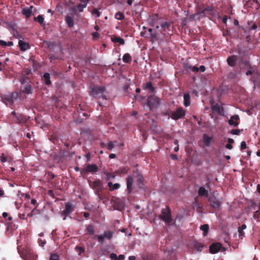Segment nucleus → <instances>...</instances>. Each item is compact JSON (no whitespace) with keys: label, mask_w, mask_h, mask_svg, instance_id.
<instances>
[{"label":"nucleus","mask_w":260,"mask_h":260,"mask_svg":"<svg viewBox=\"0 0 260 260\" xmlns=\"http://www.w3.org/2000/svg\"><path fill=\"white\" fill-rule=\"evenodd\" d=\"M134 178H137V182L139 187L140 188H143L144 177L138 172H135L133 175L128 176L126 178L127 191L128 194L132 192Z\"/></svg>","instance_id":"obj_1"},{"label":"nucleus","mask_w":260,"mask_h":260,"mask_svg":"<svg viewBox=\"0 0 260 260\" xmlns=\"http://www.w3.org/2000/svg\"><path fill=\"white\" fill-rule=\"evenodd\" d=\"M90 94L94 98H100L102 97L104 100H107L106 96L103 95L106 89L104 86H90Z\"/></svg>","instance_id":"obj_2"},{"label":"nucleus","mask_w":260,"mask_h":260,"mask_svg":"<svg viewBox=\"0 0 260 260\" xmlns=\"http://www.w3.org/2000/svg\"><path fill=\"white\" fill-rule=\"evenodd\" d=\"M11 120L12 122L20 125L24 124L27 121L25 115L20 113H17L15 111L11 113Z\"/></svg>","instance_id":"obj_3"},{"label":"nucleus","mask_w":260,"mask_h":260,"mask_svg":"<svg viewBox=\"0 0 260 260\" xmlns=\"http://www.w3.org/2000/svg\"><path fill=\"white\" fill-rule=\"evenodd\" d=\"M20 93L15 91L4 95L2 100L6 105L11 106L14 104V101L20 99Z\"/></svg>","instance_id":"obj_4"},{"label":"nucleus","mask_w":260,"mask_h":260,"mask_svg":"<svg viewBox=\"0 0 260 260\" xmlns=\"http://www.w3.org/2000/svg\"><path fill=\"white\" fill-rule=\"evenodd\" d=\"M158 217L168 224L172 222L173 219L171 217V211L169 207L167 206L166 208L162 209L161 214L159 215Z\"/></svg>","instance_id":"obj_5"},{"label":"nucleus","mask_w":260,"mask_h":260,"mask_svg":"<svg viewBox=\"0 0 260 260\" xmlns=\"http://www.w3.org/2000/svg\"><path fill=\"white\" fill-rule=\"evenodd\" d=\"M147 105L150 110L155 109L160 105L159 98L155 95L150 96L148 98Z\"/></svg>","instance_id":"obj_6"},{"label":"nucleus","mask_w":260,"mask_h":260,"mask_svg":"<svg viewBox=\"0 0 260 260\" xmlns=\"http://www.w3.org/2000/svg\"><path fill=\"white\" fill-rule=\"evenodd\" d=\"M90 186L95 190V193L99 195V198L101 199V195L99 193L103 190L102 182L99 179H96L93 182L89 183Z\"/></svg>","instance_id":"obj_7"},{"label":"nucleus","mask_w":260,"mask_h":260,"mask_svg":"<svg viewBox=\"0 0 260 260\" xmlns=\"http://www.w3.org/2000/svg\"><path fill=\"white\" fill-rule=\"evenodd\" d=\"M171 25V23L168 21H164L160 23V31L164 37H166L167 36L171 35L168 32V31H170Z\"/></svg>","instance_id":"obj_8"},{"label":"nucleus","mask_w":260,"mask_h":260,"mask_svg":"<svg viewBox=\"0 0 260 260\" xmlns=\"http://www.w3.org/2000/svg\"><path fill=\"white\" fill-rule=\"evenodd\" d=\"M98 167L95 164H88L86 167L81 170V174L82 175H86L87 173H94L98 172Z\"/></svg>","instance_id":"obj_9"},{"label":"nucleus","mask_w":260,"mask_h":260,"mask_svg":"<svg viewBox=\"0 0 260 260\" xmlns=\"http://www.w3.org/2000/svg\"><path fill=\"white\" fill-rule=\"evenodd\" d=\"M185 114V111L182 108H177L175 111L172 112L171 118L174 120H178L182 118Z\"/></svg>","instance_id":"obj_10"},{"label":"nucleus","mask_w":260,"mask_h":260,"mask_svg":"<svg viewBox=\"0 0 260 260\" xmlns=\"http://www.w3.org/2000/svg\"><path fill=\"white\" fill-rule=\"evenodd\" d=\"M95 237L98 238V241L101 244H103L105 239L110 240L113 237V233L110 231H106L104 234L101 235H95Z\"/></svg>","instance_id":"obj_11"},{"label":"nucleus","mask_w":260,"mask_h":260,"mask_svg":"<svg viewBox=\"0 0 260 260\" xmlns=\"http://www.w3.org/2000/svg\"><path fill=\"white\" fill-rule=\"evenodd\" d=\"M208 201L210 202V206L213 208L217 209L221 205L220 202L214 196H210Z\"/></svg>","instance_id":"obj_12"},{"label":"nucleus","mask_w":260,"mask_h":260,"mask_svg":"<svg viewBox=\"0 0 260 260\" xmlns=\"http://www.w3.org/2000/svg\"><path fill=\"white\" fill-rule=\"evenodd\" d=\"M245 5L249 7L257 10L260 8V0H248Z\"/></svg>","instance_id":"obj_13"},{"label":"nucleus","mask_w":260,"mask_h":260,"mask_svg":"<svg viewBox=\"0 0 260 260\" xmlns=\"http://www.w3.org/2000/svg\"><path fill=\"white\" fill-rule=\"evenodd\" d=\"M222 247V245L219 243L212 244L209 247V251L211 253L215 254L219 251Z\"/></svg>","instance_id":"obj_14"},{"label":"nucleus","mask_w":260,"mask_h":260,"mask_svg":"<svg viewBox=\"0 0 260 260\" xmlns=\"http://www.w3.org/2000/svg\"><path fill=\"white\" fill-rule=\"evenodd\" d=\"M23 254L22 256L24 260H36L37 259V256L29 250H26Z\"/></svg>","instance_id":"obj_15"},{"label":"nucleus","mask_w":260,"mask_h":260,"mask_svg":"<svg viewBox=\"0 0 260 260\" xmlns=\"http://www.w3.org/2000/svg\"><path fill=\"white\" fill-rule=\"evenodd\" d=\"M238 59V56L237 55L230 56L227 58L228 64L231 67H235L236 64V62Z\"/></svg>","instance_id":"obj_16"},{"label":"nucleus","mask_w":260,"mask_h":260,"mask_svg":"<svg viewBox=\"0 0 260 260\" xmlns=\"http://www.w3.org/2000/svg\"><path fill=\"white\" fill-rule=\"evenodd\" d=\"M72 204L68 203L65 204V209L61 212V215L67 216L72 211Z\"/></svg>","instance_id":"obj_17"},{"label":"nucleus","mask_w":260,"mask_h":260,"mask_svg":"<svg viewBox=\"0 0 260 260\" xmlns=\"http://www.w3.org/2000/svg\"><path fill=\"white\" fill-rule=\"evenodd\" d=\"M90 0H80V3L78 4L77 8L80 12H82L83 9L87 7V4Z\"/></svg>","instance_id":"obj_18"},{"label":"nucleus","mask_w":260,"mask_h":260,"mask_svg":"<svg viewBox=\"0 0 260 260\" xmlns=\"http://www.w3.org/2000/svg\"><path fill=\"white\" fill-rule=\"evenodd\" d=\"M18 45L20 50L22 51H25L30 48V45L28 43L20 40L18 42Z\"/></svg>","instance_id":"obj_19"},{"label":"nucleus","mask_w":260,"mask_h":260,"mask_svg":"<svg viewBox=\"0 0 260 260\" xmlns=\"http://www.w3.org/2000/svg\"><path fill=\"white\" fill-rule=\"evenodd\" d=\"M239 117L238 115L232 116L230 119L229 120L228 123L230 125H233L235 127L237 126L239 124L238 120Z\"/></svg>","instance_id":"obj_20"},{"label":"nucleus","mask_w":260,"mask_h":260,"mask_svg":"<svg viewBox=\"0 0 260 260\" xmlns=\"http://www.w3.org/2000/svg\"><path fill=\"white\" fill-rule=\"evenodd\" d=\"M20 93H24L27 94H31L32 93V89L31 85L29 84L24 85Z\"/></svg>","instance_id":"obj_21"},{"label":"nucleus","mask_w":260,"mask_h":260,"mask_svg":"<svg viewBox=\"0 0 260 260\" xmlns=\"http://www.w3.org/2000/svg\"><path fill=\"white\" fill-rule=\"evenodd\" d=\"M212 109L214 112H217L219 114H221L223 112V108L218 104L212 105Z\"/></svg>","instance_id":"obj_22"},{"label":"nucleus","mask_w":260,"mask_h":260,"mask_svg":"<svg viewBox=\"0 0 260 260\" xmlns=\"http://www.w3.org/2000/svg\"><path fill=\"white\" fill-rule=\"evenodd\" d=\"M65 21L70 28L73 27L74 23V19L73 17L67 15L65 17Z\"/></svg>","instance_id":"obj_23"},{"label":"nucleus","mask_w":260,"mask_h":260,"mask_svg":"<svg viewBox=\"0 0 260 260\" xmlns=\"http://www.w3.org/2000/svg\"><path fill=\"white\" fill-rule=\"evenodd\" d=\"M143 88L145 89L149 90L151 92H153L155 90V88L152 86L151 82H148L144 84Z\"/></svg>","instance_id":"obj_24"},{"label":"nucleus","mask_w":260,"mask_h":260,"mask_svg":"<svg viewBox=\"0 0 260 260\" xmlns=\"http://www.w3.org/2000/svg\"><path fill=\"white\" fill-rule=\"evenodd\" d=\"M184 105L185 107H188L190 104V95L188 93L184 94Z\"/></svg>","instance_id":"obj_25"},{"label":"nucleus","mask_w":260,"mask_h":260,"mask_svg":"<svg viewBox=\"0 0 260 260\" xmlns=\"http://www.w3.org/2000/svg\"><path fill=\"white\" fill-rule=\"evenodd\" d=\"M129 169L127 167H124L119 168L116 170L115 173L118 175H121V174H124L127 173Z\"/></svg>","instance_id":"obj_26"},{"label":"nucleus","mask_w":260,"mask_h":260,"mask_svg":"<svg viewBox=\"0 0 260 260\" xmlns=\"http://www.w3.org/2000/svg\"><path fill=\"white\" fill-rule=\"evenodd\" d=\"M33 8L32 6H30L29 8H25L22 10V14L27 18H28L30 16L32 13V9Z\"/></svg>","instance_id":"obj_27"},{"label":"nucleus","mask_w":260,"mask_h":260,"mask_svg":"<svg viewBox=\"0 0 260 260\" xmlns=\"http://www.w3.org/2000/svg\"><path fill=\"white\" fill-rule=\"evenodd\" d=\"M198 193L200 196L207 197L208 196V191L203 186L199 188Z\"/></svg>","instance_id":"obj_28"},{"label":"nucleus","mask_w":260,"mask_h":260,"mask_svg":"<svg viewBox=\"0 0 260 260\" xmlns=\"http://www.w3.org/2000/svg\"><path fill=\"white\" fill-rule=\"evenodd\" d=\"M193 247L198 251H201L203 247V245L197 241H194L193 242Z\"/></svg>","instance_id":"obj_29"},{"label":"nucleus","mask_w":260,"mask_h":260,"mask_svg":"<svg viewBox=\"0 0 260 260\" xmlns=\"http://www.w3.org/2000/svg\"><path fill=\"white\" fill-rule=\"evenodd\" d=\"M212 140V138L209 137L207 134L203 135V142L205 146H209Z\"/></svg>","instance_id":"obj_30"},{"label":"nucleus","mask_w":260,"mask_h":260,"mask_svg":"<svg viewBox=\"0 0 260 260\" xmlns=\"http://www.w3.org/2000/svg\"><path fill=\"white\" fill-rule=\"evenodd\" d=\"M108 186L109 187L110 191H113L115 189H118L120 188V184L118 183L113 184L111 182H109L108 183Z\"/></svg>","instance_id":"obj_31"},{"label":"nucleus","mask_w":260,"mask_h":260,"mask_svg":"<svg viewBox=\"0 0 260 260\" xmlns=\"http://www.w3.org/2000/svg\"><path fill=\"white\" fill-rule=\"evenodd\" d=\"M111 40L114 43H119L121 45L124 44V40L122 38L118 37H114L111 38Z\"/></svg>","instance_id":"obj_32"},{"label":"nucleus","mask_w":260,"mask_h":260,"mask_svg":"<svg viewBox=\"0 0 260 260\" xmlns=\"http://www.w3.org/2000/svg\"><path fill=\"white\" fill-rule=\"evenodd\" d=\"M35 21L38 22L42 26H44L45 24L44 23V17L43 15H39L36 17L34 18Z\"/></svg>","instance_id":"obj_33"},{"label":"nucleus","mask_w":260,"mask_h":260,"mask_svg":"<svg viewBox=\"0 0 260 260\" xmlns=\"http://www.w3.org/2000/svg\"><path fill=\"white\" fill-rule=\"evenodd\" d=\"M200 229L203 231L204 236H206L207 235V234L208 233L209 230V225L207 224H204L201 226Z\"/></svg>","instance_id":"obj_34"},{"label":"nucleus","mask_w":260,"mask_h":260,"mask_svg":"<svg viewBox=\"0 0 260 260\" xmlns=\"http://www.w3.org/2000/svg\"><path fill=\"white\" fill-rule=\"evenodd\" d=\"M43 78L46 85H48L51 84L50 74L48 73H45L43 75Z\"/></svg>","instance_id":"obj_35"},{"label":"nucleus","mask_w":260,"mask_h":260,"mask_svg":"<svg viewBox=\"0 0 260 260\" xmlns=\"http://www.w3.org/2000/svg\"><path fill=\"white\" fill-rule=\"evenodd\" d=\"M122 60L125 63H129L132 61V57L129 53H126L123 56Z\"/></svg>","instance_id":"obj_36"},{"label":"nucleus","mask_w":260,"mask_h":260,"mask_svg":"<svg viewBox=\"0 0 260 260\" xmlns=\"http://www.w3.org/2000/svg\"><path fill=\"white\" fill-rule=\"evenodd\" d=\"M86 232L89 235H93L94 233V226L92 224H89L86 227Z\"/></svg>","instance_id":"obj_37"},{"label":"nucleus","mask_w":260,"mask_h":260,"mask_svg":"<svg viewBox=\"0 0 260 260\" xmlns=\"http://www.w3.org/2000/svg\"><path fill=\"white\" fill-rule=\"evenodd\" d=\"M13 45V43L11 41L5 42L3 40H0V45L3 47L12 46Z\"/></svg>","instance_id":"obj_38"},{"label":"nucleus","mask_w":260,"mask_h":260,"mask_svg":"<svg viewBox=\"0 0 260 260\" xmlns=\"http://www.w3.org/2000/svg\"><path fill=\"white\" fill-rule=\"evenodd\" d=\"M115 18L117 20H122L124 19V15L122 12H118L115 14Z\"/></svg>","instance_id":"obj_39"},{"label":"nucleus","mask_w":260,"mask_h":260,"mask_svg":"<svg viewBox=\"0 0 260 260\" xmlns=\"http://www.w3.org/2000/svg\"><path fill=\"white\" fill-rule=\"evenodd\" d=\"M237 53L239 55L243 57L245 55L246 50L244 48L238 47V48L237 49Z\"/></svg>","instance_id":"obj_40"},{"label":"nucleus","mask_w":260,"mask_h":260,"mask_svg":"<svg viewBox=\"0 0 260 260\" xmlns=\"http://www.w3.org/2000/svg\"><path fill=\"white\" fill-rule=\"evenodd\" d=\"M40 213V211L38 209H37V208H35L29 213L27 214V216L28 217H32L35 215H37L38 214Z\"/></svg>","instance_id":"obj_41"},{"label":"nucleus","mask_w":260,"mask_h":260,"mask_svg":"<svg viewBox=\"0 0 260 260\" xmlns=\"http://www.w3.org/2000/svg\"><path fill=\"white\" fill-rule=\"evenodd\" d=\"M186 68V69L191 70L193 72H198L199 71V68L196 66L192 67L190 65H187Z\"/></svg>","instance_id":"obj_42"},{"label":"nucleus","mask_w":260,"mask_h":260,"mask_svg":"<svg viewBox=\"0 0 260 260\" xmlns=\"http://www.w3.org/2000/svg\"><path fill=\"white\" fill-rule=\"evenodd\" d=\"M47 178L48 179V181L49 182H51V180L54 179L55 177V175L54 174H53L52 173H51V172H48L47 174Z\"/></svg>","instance_id":"obj_43"},{"label":"nucleus","mask_w":260,"mask_h":260,"mask_svg":"<svg viewBox=\"0 0 260 260\" xmlns=\"http://www.w3.org/2000/svg\"><path fill=\"white\" fill-rule=\"evenodd\" d=\"M49 260H59V256L55 253L51 254Z\"/></svg>","instance_id":"obj_44"},{"label":"nucleus","mask_w":260,"mask_h":260,"mask_svg":"<svg viewBox=\"0 0 260 260\" xmlns=\"http://www.w3.org/2000/svg\"><path fill=\"white\" fill-rule=\"evenodd\" d=\"M29 80L28 77L26 76L22 77L21 79V83L22 84H24L25 83H26Z\"/></svg>","instance_id":"obj_45"},{"label":"nucleus","mask_w":260,"mask_h":260,"mask_svg":"<svg viewBox=\"0 0 260 260\" xmlns=\"http://www.w3.org/2000/svg\"><path fill=\"white\" fill-rule=\"evenodd\" d=\"M104 174L107 177L108 179H109L110 178H114L115 177L114 175L111 174V173H110L107 171L104 172Z\"/></svg>","instance_id":"obj_46"},{"label":"nucleus","mask_w":260,"mask_h":260,"mask_svg":"<svg viewBox=\"0 0 260 260\" xmlns=\"http://www.w3.org/2000/svg\"><path fill=\"white\" fill-rule=\"evenodd\" d=\"M114 147V145L113 144V142L110 141L108 143V146H107V149L109 150H111Z\"/></svg>","instance_id":"obj_47"},{"label":"nucleus","mask_w":260,"mask_h":260,"mask_svg":"<svg viewBox=\"0 0 260 260\" xmlns=\"http://www.w3.org/2000/svg\"><path fill=\"white\" fill-rule=\"evenodd\" d=\"M92 14H95L98 17H100L101 15L100 12L97 9H94L92 10Z\"/></svg>","instance_id":"obj_48"},{"label":"nucleus","mask_w":260,"mask_h":260,"mask_svg":"<svg viewBox=\"0 0 260 260\" xmlns=\"http://www.w3.org/2000/svg\"><path fill=\"white\" fill-rule=\"evenodd\" d=\"M247 147V145H246V143L245 141H242L241 143V145H240V148H241V150H244L245 149H246Z\"/></svg>","instance_id":"obj_49"},{"label":"nucleus","mask_w":260,"mask_h":260,"mask_svg":"<svg viewBox=\"0 0 260 260\" xmlns=\"http://www.w3.org/2000/svg\"><path fill=\"white\" fill-rule=\"evenodd\" d=\"M240 129H232L231 131V133L233 135H239V133H240Z\"/></svg>","instance_id":"obj_50"},{"label":"nucleus","mask_w":260,"mask_h":260,"mask_svg":"<svg viewBox=\"0 0 260 260\" xmlns=\"http://www.w3.org/2000/svg\"><path fill=\"white\" fill-rule=\"evenodd\" d=\"M1 160L2 162H5L7 160V157L4 155V153L2 154L1 157Z\"/></svg>","instance_id":"obj_51"},{"label":"nucleus","mask_w":260,"mask_h":260,"mask_svg":"<svg viewBox=\"0 0 260 260\" xmlns=\"http://www.w3.org/2000/svg\"><path fill=\"white\" fill-rule=\"evenodd\" d=\"M76 249L78 250V252H79V254H81L82 252L84 251V249L81 247L77 246Z\"/></svg>","instance_id":"obj_52"},{"label":"nucleus","mask_w":260,"mask_h":260,"mask_svg":"<svg viewBox=\"0 0 260 260\" xmlns=\"http://www.w3.org/2000/svg\"><path fill=\"white\" fill-rule=\"evenodd\" d=\"M253 73V70L251 68V67H249V70L246 72V75H250L252 74Z\"/></svg>","instance_id":"obj_53"},{"label":"nucleus","mask_w":260,"mask_h":260,"mask_svg":"<svg viewBox=\"0 0 260 260\" xmlns=\"http://www.w3.org/2000/svg\"><path fill=\"white\" fill-rule=\"evenodd\" d=\"M39 243L40 246L43 247L45 245V244L46 243V241H43L41 239H39Z\"/></svg>","instance_id":"obj_54"},{"label":"nucleus","mask_w":260,"mask_h":260,"mask_svg":"<svg viewBox=\"0 0 260 260\" xmlns=\"http://www.w3.org/2000/svg\"><path fill=\"white\" fill-rule=\"evenodd\" d=\"M238 233L240 236H244V232H243V230H242L238 228Z\"/></svg>","instance_id":"obj_55"},{"label":"nucleus","mask_w":260,"mask_h":260,"mask_svg":"<svg viewBox=\"0 0 260 260\" xmlns=\"http://www.w3.org/2000/svg\"><path fill=\"white\" fill-rule=\"evenodd\" d=\"M125 258V256L123 254H120L118 257L117 256L118 260H123Z\"/></svg>","instance_id":"obj_56"},{"label":"nucleus","mask_w":260,"mask_h":260,"mask_svg":"<svg viewBox=\"0 0 260 260\" xmlns=\"http://www.w3.org/2000/svg\"><path fill=\"white\" fill-rule=\"evenodd\" d=\"M199 69V70H200L201 72H204L206 70L205 67L203 65L201 66Z\"/></svg>","instance_id":"obj_57"},{"label":"nucleus","mask_w":260,"mask_h":260,"mask_svg":"<svg viewBox=\"0 0 260 260\" xmlns=\"http://www.w3.org/2000/svg\"><path fill=\"white\" fill-rule=\"evenodd\" d=\"M226 148L228 149H232L233 148V146L232 144L228 143L225 146Z\"/></svg>","instance_id":"obj_58"},{"label":"nucleus","mask_w":260,"mask_h":260,"mask_svg":"<svg viewBox=\"0 0 260 260\" xmlns=\"http://www.w3.org/2000/svg\"><path fill=\"white\" fill-rule=\"evenodd\" d=\"M48 194L50 196L54 197V193H53V191L52 190H48Z\"/></svg>","instance_id":"obj_59"},{"label":"nucleus","mask_w":260,"mask_h":260,"mask_svg":"<svg viewBox=\"0 0 260 260\" xmlns=\"http://www.w3.org/2000/svg\"><path fill=\"white\" fill-rule=\"evenodd\" d=\"M227 20H228V18H227V16L224 15L222 18V22L224 23H226V22H227Z\"/></svg>","instance_id":"obj_60"},{"label":"nucleus","mask_w":260,"mask_h":260,"mask_svg":"<svg viewBox=\"0 0 260 260\" xmlns=\"http://www.w3.org/2000/svg\"><path fill=\"white\" fill-rule=\"evenodd\" d=\"M151 37L152 39L157 38V34L155 32L151 34Z\"/></svg>","instance_id":"obj_61"},{"label":"nucleus","mask_w":260,"mask_h":260,"mask_svg":"<svg viewBox=\"0 0 260 260\" xmlns=\"http://www.w3.org/2000/svg\"><path fill=\"white\" fill-rule=\"evenodd\" d=\"M246 228V225L245 224H242L241 226L239 227V229L244 230Z\"/></svg>","instance_id":"obj_62"},{"label":"nucleus","mask_w":260,"mask_h":260,"mask_svg":"<svg viewBox=\"0 0 260 260\" xmlns=\"http://www.w3.org/2000/svg\"><path fill=\"white\" fill-rule=\"evenodd\" d=\"M92 35L93 38H95L99 36V34L96 32H94L92 33Z\"/></svg>","instance_id":"obj_63"},{"label":"nucleus","mask_w":260,"mask_h":260,"mask_svg":"<svg viewBox=\"0 0 260 260\" xmlns=\"http://www.w3.org/2000/svg\"><path fill=\"white\" fill-rule=\"evenodd\" d=\"M162 114L165 116H170V113H169V111H165V112H162Z\"/></svg>","instance_id":"obj_64"}]
</instances>
